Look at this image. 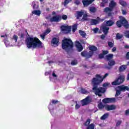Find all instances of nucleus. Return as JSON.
<instances>
[{
	"instance_id": "obj_1",
	"label": "nucleus",
	"mask_w": 129,
	"mask_h": 129,
	"mask_svg": "<svg viewBox=\"0 0 129 129\" xmlns=\"http://www.w3.org/2000/svg\"><path fill=\"white\" fill-rule=\"evenodd\" d=\"M26 45L28 49L30 48H42V42L37 38L34 37H29L27 38L26 41Z\"/></svg>"
},
{
	"instance_id": "obj_2",
	"label": "nucleus",
	"mask_w": 129,
	"mask_h": 129,
	"mask_svg": "<svg viewBox=\"0 0 129 129\" xmlns=\"http://www.w3.org/2000/svg\"><path fill=\"white\" fill-rule=\"evenodd\" d=\"M62 47L68 52L72 51V49H73V42H72V40L70 39L64 38L62 40Z\"/></svg>"
},
{
	"instance_id": "obj_3",
	"label": "nucleus",
	"mask_w": 129,
	"mask_h": 129,
	"mask_svg": "<svg viewBox=\"0 0 129 129\" xmlns=\"http://www.w3.org/2000/svg\"><path fill=\"white\" fill-rule=\"evenodd\" d=\"M108 76V74L106 73L105 75L102 77L99 75H96L95 78H94L92 80V84L93 86L95 87L96 85H98V84H100L103 81L104 78L107 77Z\"/></svg>"
},
{
	"instance_id": "obj_4",
	"label": "nucleus",
	"mask_w": 129,
	"mask_h": 129,
	"mask_svg": "<svg viewBox=\"0 0 129 129\" xmlns=\"http://www.w3.org/2000/svg\"><path fill=\"white\" fill-rule=\"evenodd\" d=\"M93 90L96 95H98V96H101V94L104 93V92H105V90H106V89H105V88H97L96 87H94L93 88Z\"/></svg>"
},
{
	"instance_id": "obj_5",
	"label": "nucleus",
	"mask_w": 129,
	"mask_h": 129,
	"mask_svg": "<svg viewBox=\"0 0 129 129\" xmlns=\"http://www.w3.org/2000/svg\"><path fill=\"white\" fill-rule=\"evenodd\" d=\"M125 90H129L128 87L122 86H119L116 88V94L115 96L116 97L119 95H120L121 91H125Z\"/></svg>"
},
{
	"instance_id": "obj_6",
	"label": "nucleus",
	"mask_w": 129,
	"mask_h": 129,
	"mask_svg": "<svg viewBox=\"0 0 129 129\" xmlns=\"http://www.w3.org/2000/svg\"><path fill=\"white\" fill-rule=\"evenodd\" d=\"M125 78V77H124V76H119L117 79L112 82V85H119L120 84H121V83L124 81Z\"/></svg>"
},
{
	"instance_id": "obj_7",
	"label": "nucleus",
	"mask_w": 129,
	"mask_h": 129,
	"mask_svg": "<svg viewBox=\"0 0 129 129\" xmlns=\"http://www.w3.org/2000/svg\"><path fill=\"white\" fill-rule=\"evenodd\" d=\"M81 55L83 57H85L86 59H88L93 55V52L92 51L89 52L84 51L81 52Z\"/></svg>"
},
{
	"instance_id": "obj_8",
	"label": "nucleus",
	"mask_w": 129,
	"mask_h": 129,
	"mask_svg": "<svg viewBox=\"0 0 129 129\" xmlns=\"http://www.w3.org/2000/svg\"><path fill=\"white\" fill-rule=\"evenodd\" d=\"M61 29L63 34H68L70 32H71V26L62 25L61 27Z\"/></svg>"
},
{
	"instance_id": "obj_9",
	"label": "nucleus",
	"mask_w": 129,
	"mask_h": 129,
	"mask_svg": "<svg viewBox=\"0 0 129 129\" xmlns=\"http://www.w3.org/2000/svg\"><path fill=\"white\" fill-rule=\"evenodd\" d=\"M90 102H91V99H90L89 96H88L85 99L81 101V105L82 106H84V105H87L88 104H89Z\"/></svg>"
},
{
	"instance_id": "obj_10",
	"label": "nucleus",
	"mask_w": 129,
	"mask_h": 129,
	"mask_svg": "<svg viewBox=\"0 0 129 129\" xmlns=\"http://www.w3.org/2000/svg\"><path fill=\"white\" fill-rule=\"evenodd\" d=\"M100 30L101 31H102L104 35H107V34H108L109 27H108V26H107L106 25H105V24L103 23V24L101 26Z\"/></svg>"
},
{
	"instance_id": "obj_11",
	"label": "nucleus",
	"mask_w": 129,
	"mask_h": 129,
	"mask_svg": "<svg viewBox=\"0 0 129 129\" xmlns=\"http://www.w3.org/2000/svg\"><path fill=\"white\" fill-rule=\"evenodd\" d=\"M115 101H116V99H115L114 98H105L102 100L103 103H110L112 102H115Z\"/></svg>"
},
{
	"instance_id": "obj_12",
	"label": "nucleus",
	"mask_w": 129,
	"mask_h": 129,
	"mask_svg": "<svg viewBox=\"0 0 129 129\" xmlns=\"http://www.w3.org/2000/svg\"><path fill=\"white\" fill-rule=\"evenodd\" d=\"M61 19L62 17L59 15L55 16L50 19V22H56V23H58L59 21H61Z\"/></svg>"
},
{
	"instance_id": "obj_13",
	"label": "nucleus",
	"mask_w": 129,
	"mask_h": 129,
	"mask_svg": "<svg viewBox=\"0 0 129 129\" xmlns=\"http://www.w3.org/2000/svg\"><path fill=\"white\" fill-rule=\"evenodd\" d=\"M120 20H121V21L122 22V25L125 27V28H128L129 25L128 22L125 20V19L121 16L119 17Z\"/></svg>"
},
{
	"instance_id": "obj_14",
	"label": "nucleus",
	"mask_w": 129,
	"mask_h": 129,
	"mask_svg": "<svg viewBox=\"0 0 129 129\" xmlns=\"http://www.w3.org/2000/svg\"><path fill=\"white\" fill-rule=\"evenodd\" d=\"M103 24L107 27H111V26H113V25H114V22L112 20H109L108 21H105Z\"/></svg>"
},
{
	"instance_id": "obj_15",
	"label": "nucleus",
	"mask_w": 129,
	"mask_h": 129,
	"mask_svg": "<svg viewBox=\"0 0 129 129\" xmlns=\"http://www.w3.org/2000/svg\"><path fill=\"white\" fill-rule=\"evenodd\" d=\"M116 108V107L114 105H106L105 106V109H106V110H113L114 109H115Z\"/></svg>"
},
{
	"instance_id": "obj_16",
	"label": "nucleus",
	"mask_w": 129,
	"mask_h": 129,
	"mask_svg": "<svg viewBox=\"0 0 129 129\" xmlns=\"http://www.w3.org/2000/svg\"><path fill=\"white\" fill-rule=\"evenodd\" d=\"M94 2V0H83L82 3L84 7H87L89 6V5H91L92 3Z\"/></svg>"
},
{
	"instance_id": "obj_17",
	"label": "nucleus",
	"mask_w": 129,
	"mask_h": 129,
	"mask_svg": "<svg viewBox=\"0 0 129 129\" xmlns=\"http://www.w3.org/2000/svg\"><path fill=\"white\" fill-rule=\"evenodd\" d=\"M76 46L77 48V49L78 50L79 52H81V51L83 50V47H82L81 44L79 43V41L76 42Z\"/></svg>"
},
{
	"instance_id": "obj_18",
	"label": "nucleus",
	"mask_w": 129,
	"mask_h": 129,
	"mask_svg": "<svg viewBox=\"0 0 129 129\" xmlns=\"http://www.w3.org/2000/svg\"><path fill=\"white\" fill-rule=\"evenodd\" d=\"M51 32V30L48 29L46 31H45L42 34H41L40 36L42 39V40H45V36L48 35L49 33Z\"/></svg>"
},
{
	"instance_id": "obj_19",
	"label": "nucleus",
	"mask_w": 129,
	"mask_h": 129,
	"mask_svg": "<svg viewBox=\"0 0 129 129\" xmlns=\"http://www.w3.org/2000/svg\"><path fill=\"white\" fill-rule=\"evenodd\" d=\"M5 44L6 47H14V46H16V43H10V42L7 40H5Z\"/></svg>"
},
{
	"instance_id": "obj_20",
	"label": "nucleus",
	"mask_w": 129,
	"mask_h": 129,
	"mask_svg": "<svg viewBox=\"0 0 129 129\" xmlns=\"http://www.w3.org/2000/svg\"><path fill=\"white\" fill-rule=\"evenodd\" d=\"M85 11H81L80 12H77V19H79V18H81L83 15H84Z\"/></svg>"
},
{
	"instance_id": "obj_21",
	"label": "nucleus",
	"mask_w": 129,
	"mask_h": 129,
	"mask_svg": "<svg viewBox=\"0 0 129 129\" xmlns=\"http://www.w3.org/2000/svg\"><path fill=\"white\" fill-rule=\"evenodd\" d=\"M51 42L53 45L58 46V43L59 42V39L58 38H53L51 41Z\"/></svg>"
},
{
	"instance_id": "obj_22",
	"label": "nucleus",
	"mask_w": 129,
	"mask_h": 129,
	"mask_svg": "<svg viewBox=\"0 0 129 129\" xmlns=\"http://www.w3.org/2000/svg\"><path fill=\"white\" fill-rule=\"evenodd\" d=\"M33 15H35L36 16H38V17L41 15V10H34L32 11Z\"/></svg>"
},
{
	"instance_id": "obj_23",
	"label": "nucleus",
	"mask_w": 129,
	"mask_h": 129,
	"mask_svg": "<svg viewBox=\"0 0 129 129\" xmlns=\"http://www.w3.org/2000/svg\"><path fill=\"white\" fill-rule=\"evenodd\" d=\"M113 58V55L112 54H109L105 56V59L107 60H111Z\"/></svg>"
},
{
	"instance_id": "obj_24",
	"label": "nucleus",
	"mask_w": 129,
	"mask_h": 129,
	"mask_svg": "<svg viewBox=\"0 0 129 129\" xmlns=\"http://www.w3.org/2000/svg\"><path fill=\"white\" fill-rule=\"evenodd\" d=\"M72 1V0H62V4L64 7H66Z\"/></svg>"
},
{
	"instance_id": "obj_25",
	"label": "nucleus",
	"mask_w": 129,
	"mask_h": 129,
	"mask_svg": "<svg viewBox=\"0 0 129 129\" xmlns=\"http://www.w3.org/2000/svg\"><path fill=\"white\" fill-rule=\"evenodd\" d=\"M90 23L91 25H97V24L99 23V21H98V20L92 19L91 20Z\"/></svg>"
},
{
	"instance_id": "obj_26",
	"label": "nucleus",
	"mask_w": 129,
	"mask_h": 129,
	"mask_svg": "<svg viewBox=\"0 0 129 129\" xmlns=\"http://www.w3.org/2000/svg\"><path fill=\"white\" fill-rule=\"evenodd\" d=\"M89 10L91 13H95L96 12V8L94 7H89Z\"/></svg>"
},
{
	"instance_id": "obj_27",
	"label": "nucleus",
	"mask_w": 129,
	"mask_h": 129,
	"mask_svg": "<svg viewBox=\"0 0 129 129\" xmlns=\"http://www.w3.org/2000/svg\"><path fill=\"white\" fill-rule=\"evenodd\" d=\"M90 121H91V120L90 119H88L84 123V125L88 126L90 124Z\"/></svg>"
},
{
	"instance_id": "obj_28",
	"label": "nucleus",
	"mask_w": 129,
	"mask_h": 129,
	"mask_svg": "<svg viewBox=\"0 0 129 129\" xmlns=\"http://www.w3.org/2000/svg\"><path fill=\"white\" fill-rule=\"evenodd\" d=\"M125 69H126V67H125L124 65H123L119 67V71H120V72H122V71H124Z\"/></svg>"
},
{
	"instance_id": "obj_29",
	"label": "nucleus",
	"mask_w": 129,
	"mask_h": 129,
	"mask_svg": "<svg viewBox=\"0 0 129 129\" xmlns=\"http://www.w3.org/2000/svg\"><path fill=\"white\" fill-rule=\"evenodd\" d=\"M102 3H101L100 6L103 8L104 7L105 4H107L108 3V0H102Z\"/></svg>"
},
{
	"instance_id": "obj_30",
	"label": "nucleus",
	"mask_w": 129,
	"mask_h": 129,
	"mask_svg": "<svg viewBox=\"0 0 129 129\" xmlns=\"http://www.w3.org/2000/svg\"><path fill=\"white\" fill-rule=\"evenodd\" d=\"M95 127V125L93 123H91L89 124L88 126H87L86 129H94V127Z\"/></svg>"
},
{
	"instance_id": "obj_31",
	"label": "nucleus",
	"mask_w": 129,
	"mask_h": 129,
	"mask_svg": "<svg viewBox=\"0 0 129 129\" xmlns=\"http://www.w3.org/2000/svg\"><path fill=\"white\" fill-rule=\"evenodd\" d=\"M79 33L81 35V36H82V37H83V38L85 37V36H86V33H85V32H84V31H83L82 30H80Z\"/></svg>"
},
{
	"instance_id": "obj_32",
	"label": "nucleus",
	"mask_w": 129,
	"mask_h": 129,
	"mask_svg": "<svg viewBox=\"0 0 129 129\" xmlns=\"http://www.w3.org/2000/svg\"><path fill=\"white\" fill-rule=\"evenodd\" d=\"M123 36L122 34H120L119 33H117L116 36V40H120L121 38H122Z\"/></svg>"
},
{
	"instance_id": "obj_33",
	"label": "nucleus",
	"mask_w": 129,
	"mask_h": 129,
	"mask_svg": "<svg viewBox=\"0 0 129 129\" xmlns=\"http://www.w3.org/2000/svg\"><path fill=\"white\" fill-rule=\"evenodd\" d=\"M89 49H90V51L93 52V53L94 51H96V50H97V48L96 47L93 46H90L89 47Z\"/></svg>"
},
{
	"instance_id": "obj_34",
	"label": "nucleus",
	"mask_w": 129,
	"mask_h": 129,
	"mask_svg": "<svg viewBox=\"0 0 129 129\" xmlns=\"http://www.w3.org/2000/svg\"><path fill=\"white\" fill-rule=\"evenodd\" d=\"M115 64V61L113 60H111L108 62L109 66H113Z\"/></svg>"
},
{
	"instance_id": "obj_35",
	"label": "nucleus",
	"mask_w": 129,
	"mask_h": 129,
	"mask_svg": "<svg viewBox=\"0 0 129 129\" xmlns=\"http://www.w3.org/2000/svg\"><path fill=\"white\" fill-rule=\"evenodd\" d=\"M119 4L121 6H122V7H125L126 6V3L122 0L119 1Z\"/></svg>"
},
{
	"instance_id": "obj_36",
	"label": "nucleus",
	"mask_w": 129,
	"mask_h": 129,
	"mask_svg": "<svg viewBox=\"0 0 129 129\" xmlns=\"http://www.w3.org/2000/svg\"><path fill=\"white\" fill-rule=\"evenodd\" d=\"M108 117V113H106L101 117V119L104 120Z\"/></svg>"
},
{
	"instance_id": "obj_37",
	"label": "nucleus",
	"mask_w": 129,
	"mask_h": 129,
	"mask_svg": "<svg viewBox=\"0 0 129 129\" xmlns=\"http://www.w3.org/2000/svg\"><path fill=\"white\" fill-rule=\"evenodd\" d=\"M116 25L118 28H120L121 27V25H122V22H121V20L120 19V21H117L116 22Z\"/></svg>"
},
{
	"instance_id": "obj_38",
	"label": "nucleus",
	"mask_w": 129,
	"mask_h": 129,
	"mask_svg": "<svg viewBox=\"0 0 129 129\" xmlns=\"http://www.w3.org/2000/svg\"><path fill=\"white\" fill-rule=\"evenodd\" d=\"M88 19H87V14H84L82 21L83 22L84 21H88Z\"/></svg>"
},
{
	"instance_id": "obj_39",
	"label": "nucleus",
	"mask_w": 129,
	"mask_h": 129,
	"mask_svg": "<svg viewBox=\"0 0 129 129\" xmlns=\"http://www.w3.org/2000/svg\"><path fill=\"white\" fill-rule=\"evenodd\" d=\"M98 107L99 109H102V108H104L105 107V106L103 105V104L101 102L98 104Z\"/></svg>"
},
{
	"instance_id": "obj_40",
	"label": "nucleus",
	"mask_w": 129,
	"mask_h": 129,
	"mask_svg": "<svg viewBox=\"0 0 129 129\" xmlns=\"http://www.w3.org/2000/svg\"><path fill=\"white\" fill-rule=\"evenodd\" d=\"M116 5V3H115L113 1H111L110 5H109L110 8H113V7H115Z\"/></svg>"
},
{
	"instance_id": "obj_41",
	"label": "nucleus",
	"mask_w": 129,
	"mask_h": 129,
	"mask_svg": "<svg viewBox=\"0 0 129 129\" xmlns=\"http://www.w3.org/2000/svg\"><path fill=\"white\" fill-rule=\"evenodd\" d=\"M81 92H82V93H83L84 94H86L87 93H89V92H88V91L86 90L85 89H82Z\"/></svg>"
},
{
	"instance_id": "obj_42",
	"label": "nucleus",
	"mask_w": 129,
	"mask_h": 129,
	"mask_svg": "<svg viewBox=\"0 0 129 129\" xmlns=\"http://www.w3.org/2000/svg\"><path fill=\"white\" fill-rule=\"evenodd\" d=\"M12 40V41H13V40H14L15 41V43H17V42L18 41V36L14 35Z\"/></svg>"
},
{
	"instance_id": "obj_43",
	"label": "nucleus",
	"mask_w": 129,
	"mask_h": 129,
	"mask_svg": "<svg viewBox=\"0 0 129 129\" xmlns=\"http://www.w3.org/2000/svg\"><path fill=\"white\" fill-rule=\"evenodd\" d=\"M111 8H106L104 9V12H105L106 13H108V12H111Z\"/></svg>"
},
{
	"instance_id": "obj_44",
	"label": "nucleus",
	"mask_w": 129,
	"mask_h": 129,
	"mask_svg": "<svg viewBox=\"0 0 129 129\" xmlns=\"http://www.w3.org/2000/svg\"><path fill=\"white\" fill-rule=\"evenodd\" d=\"M80 104L78 103H77V102H76V105H75V109H78L79 108H80Z\"/></svg>"
},
{
	"instance_id": "obj_45",
	"label": "nucleus",
	"mask_w": 129,
	"mask_h": 129,
	"mask_svg": "<svg viewBox=\"0 0 129 129\" xmlns=\"http://www.w3.org/2000/svg\"><path fill=\"white\" fill-rule=\"evenodd\" d=\"M76 30H77V25L75 24L73 26V32L74 33V32H75V31H76Z\"/></svg>"
},
{
	"instance_id": "obj_46",
	"label": "nucleus",
	"mask_w": 129,
	"mask_h": 129,
	"mask_svg": "<svg viewBox=\"0 0 129 129\" xmlns=\"http://www.w3.org/2000/svg\"><path fill=\"white\" fill-rule=\"evenodd\" d=\"M78 62H77V60H73V61H72V62H71V64L72 65H73V66H74V65H77V64H78Z\"/></svg>"
},
{
	"instance_id": "obj_47",
	"label": "nucleus",
	"mask_w": 129,
	"mask_h": 129,
	"mask_svg": "<svg viewBox=\"0 0 129 129\" xmlns=\"http://www.w3.org/2000/svg\"><path fill=\"white\" fill-rule=\"evenodd\" d=\"M68 77H69V78H71V79H72V78H73V77H74V75L73 74V73H71L68 75Z\"/></svg>"
},
{
	"instance_id": "obj_48",
	"label": "nucleus",
	"mask_w": 129,
	"mask_h": 129,
	"mask_svg": "<svg viewBox=\"0 0 129 129\" xmlns=\"http://www.w3.org/2000/svg\"><path fill=\"white\" fill-rule=\"evenodd\" d=\"M110 85V83H105L103 84V87H107V86H109Z\"/></svg>"
},
{
	"instance_id": "obj_49",
	"label": "nucleus",
	"mask_w": 129,
	"mask_h": 129,
	"mask_svg": "<svg viewBox=\"0 0 129 129\" xmlns=\"http://www.w3.org/2000/svg\"><path fill=\"white\" fill-rule=\"evenodd\" d=\"M108 45L110 48H112V47H113V44L111 42H108Z\"/></svg>"
},
{
	"instance_id": "obj_50",
	"label": "nucleus",
	"mask_w": 129,
	"mask_h": 129,
	"mask_svg": "<svg viewBox=\"0 0 129 129\" xmlns=\"http://www.w3.org/2000/svg\"><path fill=\"white\" fill-rule=\"evenodd\" d=\"M33 10H37V9H38V7H36V4H35V3H33Z\"/></svg>"
},
{
	"instance_id": "obj_51",
	"label": "nucleus",
	"mask_w": 129,
	"mask_h": 129,
	"mask_svg": "<svg viewBox=\"0 0 129 129\" xmlns=\"http://www.w3.org/2000/svg\"><path fill=\"white\" fill-rule=\"evenodd\" d=\"M125 36L126 38H129V31H126L125 32Z\"/></svg>"
},
{
	"instance_id": "obj_52",
	"label": "nucleus",
	"mask_w": 129,
	"mask_h": 129,
	"mask_svg": "<svg viewBox=\"0 0 129 129\" xmlns=\"http://www.w3.org/2000/svg\"><path fill=\"white\" fill-rule=\"evenodd\" d=\"M58 102V100H52V103L53 104H57Z\"/></svg>"
},
{
	"instance_id": "obj_53",
	"label": "nucleus",
	"mask_w": 129,
	"mask_h": 129,
	"mask_svg": "<svg viewBox=\"0 0 129 129\" xmlns=\"http://www.w3.org/2000/svg\"><path fill=\"white\" fill-rule=\"evenodd\" d=\"M52 76L54 77V79H57V77H58L57 75H56L54 72L52 73Z\"/></svg>"
},
{
	"instance_id": "obj_54",
	"label": "nucleus",
	"mask_w": 129,
	"mask_h": 129,
	"mask_svg": "<svg viewBox=\"0 0 129 129\" xmlns=\"http://www.w3.org/2000/svg\"><path fill=\"white\" fill-rule=\"evenodd\" d=\"M62 20H67V15H62L61 17Z\"/></svg>"
},
{
	"instance_id": "obj_55",
	"label": "nucleus",
	"mask_w": 129,
	"mask_h": 129,
	"mask_svg": "<svg viewBox=\"0 0 129 129\" xmlns=\"http://www.w3.org/2000/svg\"><path fill=\"white\" fill-rule=\"evenodd\" d=\"M121 123V121H118L116 124V126H119Z\"/></svg>"
},
{
	"instance_id": "obj_56",
	"label": "nucleus",
	"mask_w": 129,
	"mask_h": 129,
	"mask_svg": "<svg viewBox=\"0 0 129 129\" xmlns=\"http://www.w3.org/2000/svg\"><path fill=\"white\" fill-rule=\"evenodd\" d=\"M93 31L94 33H96L98 32V28H96L94 29H93Z\"/></svg>"
},
{
	"instance_id": "obj_57",
	"label": "nucleus",
	"mask_w": 129,
	"mask_h": 129,
	"mask_svg": "<svg viewBox=\"0 0 129 129\" xmlns=\"http://www.w3.org/2000/svg\"><path fill=\"white\" fill-rule=\"evenodd\" d=\"M103 57H104V55L102 54H101L99 55V59H102V58H103Z\"/></svg>"
},
{
	"instance_id": "obj_58",
	"label": "nucleus",
	"mask_w": 129,
	"mask_h": 129,
	"mask_svg": "<svg viewBox=\"0 0 129 129\" xmlns=\"http://www.w3.org/2000/svg\"><path fill=\"white\" fill-rule=\"evenodd\" d=\"M100 38L102 40H104L105 38V35H102L100 36Z\"/></svg>"
},
{
	"instance_id": "obj_59",
	"label": "nucleus",
	"mask_w": 129,
	"mask_h": 129,
	"mask_svg": "<svg viewBox=\"0 0 129 129\" xmlns=\"http://www.w3.org/2000/svg\"><path fill=\"white\" fill-rule=\"evenodd\" d=\"M75 4H76V5H79L80 4V2L78 0H76Z\"/></svg>"
},
{
	"instance_id": "obj_60",
	"label": "nucleus",
	"mask_w": 129,
	"mask_h": 129,
	"mask_svg": "<svg viewBox=\"0 0 129 129\" xmlns=\"http://www.w3.org/2000/svg\"><path fill=\"white\" fill-rule=\"evenodd\" d=\"M2 38H5V39H8V35L6 34L5 35H2Z\"/></svg>"
},
{
	"instance_id": "obj_61",
	"label": "nucleus",
	"mask_w": 129,
	"mask_h": 129,
	"mask_svg": "<svg viewBox=\"0 0 129 129\" xmlns=\"http://www.w3.org/2000/svg\"><path fill=\"white\" fill-rule=\"evenodd\" d=\"M103 54L104 55H106V54H108V51H103Z\"/></svg>"
},
{
	"instance_id": "obj_62",
	"label": "nucleus",
	"mask_w": 129,
	"mask_h": 129,
	"mask_svg": "<svg viewBox=\"0 0 129 129\" xmlns=\"http://www.w3.org/2000/svg\"><path fill=\"white\" fill-rule=\"evenodd\" d=\"M126 59H129V52H128L126 54Z\"/></svg>"
},
{
	"instance_id": "obj_63",
	"label": "nucleus",
	"mask_w": 129,
	"mask_h": 129,
	"mask_svg": "<svg viewBox=\"0 0 129 129\" xmlns=\"http://www.w3.org/2000/svg\"><path fill=\"white\" fill-rule=\"evenodd\" d=\"M122 12L123 15H126V11L124 10H122Z\"/></svg>"
},
{
	"instance_id": "obj_64",
	"label": "nucleus",
	"mask_w": 129,
	"mask_h": 129,
	"mask_svg": "<svg viewBox=\"0 0 129 129\" xmlns=\"http://www.w3.org/2000/svg\"><path fill=\"white\" fill-rule=\"evenodd\" d=\"M125 114H129V109L125 111Z\"/></svg>"
}]
</instances>
